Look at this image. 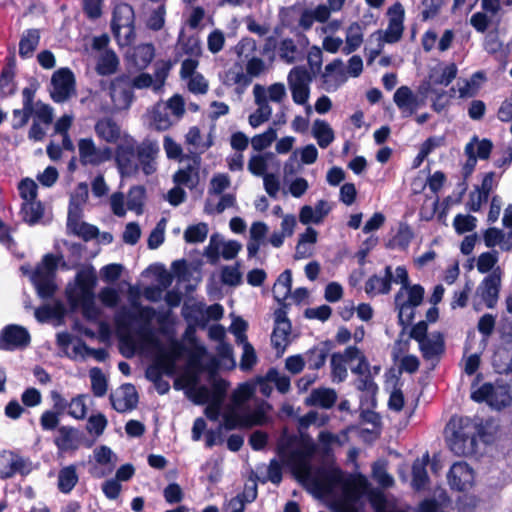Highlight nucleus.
Returning <instances> with one entry per match:
<instances>
[{"label":"nucleus","mask_w":512,"mask_h":512,"mask_svg":"<svg viewBox=\"0 0 512 512\" xmlns=\"http://www.w3.org/2000/svg\"><path fill=\"white\" fill-rule=\"evenodd\" d=\"M158 153V144L145 139L137 146L133 143L119 145L116 148L115 162L121 176L136 175L140 167L142 172L149 176L156 171L155 160Z\"/></svg>","instance_id":"nucleus-1"},{"label":"nucleus","mask_w":512,"mask_h":512,"mask_svg":"<svg viewBox=\"0 0 512 512\" xmlns=\"http://www.w3.org/2000/svg\"><path fill=\"white\" fill-rule=\"evenodd\" d=\"M97 277L93 269L82 270L77 273V288L67 291V300L72 309L81 307L86 319L94 320L100 315V310L95 304L94 288Z\"/></svg>","instance_id":"nucleus-2"},{"label":"nucleus","mask_w":512,"mask_h":512,"mask_svg":"<svg viewBox=\"0 0 512 512\" xmlns=\"http://www.w3.org/2000/svg\"><path fill=\"white\" fill-rule=\"evenodd\" d=\"M453 432L449 438V447L457 456H470L476 453L477 438L485 434L481 423L469 418L460 417L457 421L452 419Z\"/></svg>","instance_id":"nucleus-3"},{"label":"nucleus","mask_w":512,"mask_h":512,"mask_svg":"<svg viewBox=\"0 0 512 512\" xmlns=\"http://www.w3.org/2000/svg\"><path fill=\"white\" fill-rule=\"evenodd\" d=\"M132 306L137 309V312L125 310L122 315L117 318L119 326L131 322H137L140 325L139 335L142 340L148 343H157L154 330L151 327V322L157 316L159 325H165L169 320V312L159 313L157 315L155 308L152 306H143L138 302H133Z\"/></svg>","instance_id":"nucleus-4"},{"label":"nucleus","mask_w":512,"mask_h":512,"mask_svg":"<svg viewBox=\"0 0 512 512\" xmlns=\"http://www.w3.org/2000/svg\"><path fill=\"white\" fill-rule=\"evenodd\" d=\"M296 440V436H290L286 441L279 442L277 454L282 460L287 459L294 467L308 469L309 462L316 452V445L311 439H303L298 448L289 451Z\"/></svg>","instance_id":"nucleus-5"},{"label":"nucleus","mask_w":512,"mask_h":512,"mask_svg":"<svg viewBox=\"0 0 512 512\" xmlns=\"http://www.w3.org/2000/svg\"><path fill=\"white\" fill-rule=\"evenodd\" d=\"M125 29V43L128 44L135 37V13L130 4L121 3L114 7L111 19L113 36L120 41L121 30Z\"/></svg>","instance_id":"nucleus-6"},{"label":"nucleus","mask_w":512,"mask_h":512,"mask_svg":"<svg viewBox=\"0 0 512 512\" xmlns=\"http://www.w3.org/2000/svg\"><path fill=\"white\" fill-rule=\"evenodd\" d=\"M32 471V463L18 452L3 450L0 452V478L7 480L16 474L27 476Z\"/></svg>","instance_id":"nucleus-7"},{"label":"nucleus","mask_w":512,"mask_h":512,"mask_svg":"<svg viewBox=\"0 0 512 512\" xmlns=\"http://www.w3.org/2000/svg\"><path fill=\"white\" fill-rule=\"evenodd\" d=\"M471 399L477 403H487L489 406L501 409L510 404L511 396L505 386H494L486 382L471 393Z\"/></svg>","instance_id":"nucleus-8"},{"label":"nucleus","mask_w":512,"mask_h":512,"mask_svg":"<svg viewBox=\"0 0 512 512\" xmlns=\"http://www.w3.org/2000/svg\"><path fill=\"white\" fill-rule=\"evenodd\" d=\"M311 81L312 75L304 66H296L291 69L288 75V83L292 99L296 104L304 105L307 103L310 94L309 83Z\"/></svg>","instance_id":"nucleus-9"},{"label":"nucleus","mask_w":512,"mask_h":512,"mask_svg":"<svg viewBox=\"0 0 512 512\" xmlns=\"http://www.w3.org/2000/svg\"><path fill=\"white\" fill-rule=\"evenodd\" d=\"M78 151L82 166H98L112 158V149L108 146L97 148L92 138H81Z\"/></svg>","instance_id":"nucleus-10"},{"label":"nucleus","mask_w":512,"mask_h":512,"mask_svg":"<svg viewBox=\"0 0 512 512\" xmlns=\"http://www.w3.org/2000/svg\"><path fill=\"white\" fill-rule=\"evenodd\" d=\"M31 342V336L25 327L10 324L0 332V350L14 351L26 348Z\"/></svg>","instance_id":"nucleus-11"},{"label":"nucleus","mask_w":512,"mask_h":512,"mask_svg":"<svg viewBox=\"0 0 512 512\" xmlns=\"http://www.w3.org/2000/svg\"><path fill=\"white\" fill-rule=\"evenodd\" d=\"M51 83L54 87L51 97L55 102L60 103L65 101L74 90L75 76L69 68H60L53 73Z\"/></svg>","instance_id":"nucleus-12"},{"label":"nucleus","mask_w":512,"mask_h":512,"mask_svg":"<svg viewBox=\"0 0 512 512\" xmlns=\"http://www.w3.org/2000/svg\"><path fill=\"white\" fill-rule=\"evenodd\" d=\"M447 478L451 489L464 492L473 485L474 471L466 462H456L451 466Z\"/></svg>","instance_id":"nucleus-13"},{"label":"nucleus","mask_w":512,"mask_h":512,"mask_svg":"<svg viewBox=\"0 0 512 512\" xmlns=\"http://www.w3.org/2000/svg\"><path fill=\"white\" fill-rule=\"evenodd\" d=\"M388 13L393 14V16L389 19L388 27L382 39L386 43L393 44L398 42L403 35L404 9L401 3L396 2L389 8Z\"/></svg>","instance_id":"nucleus-14"},{"label":"nucleus","mask_w":512,"mask_h":512,"mask_svg":"<svg viewBox=\"0 0 512 512\" xmlns=\"http://www.w3.org/2000/svg\"><path fill=\"white\" fill-rule=\"evenodd\" d=\"M315 486L323 492H329L344 483V473L338 467L319 468L314 477Z\"/></svg>","instance_id":"nucleus-15"},{"label":"nucleus","mask_w":512,"mask_h":512,"mask_svg":"<svg viewBox=\"0 0 512 512\" xmlns=\"http://www.w3.org/2000/svg\"><path fill=\"white\" fill-rule=\"evenodd\" d=\"M333 348L334 342L330 339H327L308 349L305 353L308 369H321L325 365L327 357Z\"/></svg>","instance_id":"nucleus-16"},{"label":"nucleus","mask_w":512,"mask_h":512,"mask_svg":"<svg viewBox=\"0 0 512 512\" xmlns=\"http://www.w3.org/2000/svg\"><path fill=\"white\" fill-rule=\"evenodd\" d=\"M408 299L407 301L400 304V311L398 315L399 324L403 327L408 326L411 324L413 318H414V312L411 310L410 313L407 315L406 319L404 320L403 315L405 309L413 308L419 306L424 298V288L420 284H414L412 286H408Z\"/></svg>","instance_id":"nucleus-17"},{"label":"nucleus","mask_w":512,"mask_h":512,"mask_svg":"<svg viewBox=\"0 0 512 512\" xmlns=\"http://www.w3.org/2000/svg\"><path fill=\"white\" fill-rule=\"evenodd\" d=\"M419 350L426 361L435 360L438 363L441 356L445 353L443 335L440 332L433 334V338H427L419 343Z\"/></svg>","instance_id":"nucleus-18"},{"label":"nucleus","mask_w":512,"mask_h":512,"mask_svg":"<svg viewBox=\"0 0 512 512\" xmlns=\"http://www.w3.org/2000/svg\"><path fill=\"white\" fill-rule=\"evenodd\" d=\"M121 389L123 392L122 398L115 399L113 395H110V401L113 409L120 413L135 409L139 400L135 386L133 384L126 383L122 385Z\"/></svg>","instance_id":"nucleus-19"},{"label":"nucleus","mask_w":512,"mask_h":512,"mask_svg":"<svg viewBox=\"0 0 512 512\" xmlns=\"http://www.w3.org/2000/svg\"><path fill=\"white\" fill-rule=\"evenodd\" d=\"M95 133L98 138L107 143H116L121 136L120 126L111 117L100 118L95 126Z\"/></svg>","instance_id":"nucleus-20"},{"label":"nucleus","mask_w":512,"mask_h":512,"mask_svg":"<svg viewBox=\"0 0 512 512\" xmlns=\"http://www.w3.org/2000/svg\"><path fill=\"white\" fill-rule=\"evenodd\" d=\"M393 281L392 269L386 266L384 277L372 275L365 283V292L370 296L378 294H388L391 290V283Z\"/></svg>","instance_id":"nucleus-21"},{"label":"nucleus","mask_w":512,"mask_h":512,"mask_svg":"<svg viewBox=\"0 0 512 512\" xmlns=\"http://www.w3.org/2000/svg\"><path fill=\"white\" fill-rule=\"evenodd\" d=\"M493 365L500 374H512V337L497 349L493 356Z\"/></svg>","instance_id":"nucleus-22"},{"label":"nucleus","mask_w":512,"mask_h":512,"mask_svg":"<svg viewBox=\"0 0 512 512\" xmlns=\"http://www.w3.org/2000/svg\"><path fill=\"white\" fill-rule=\"evenodd\" d=\"M393 100L400 110H407L409 115L413 114L419 106L417 96L408 86L399 87L394 93Z\"/></svg>","instance_id":"nucleus-23"},{"label":"nucleus","mask_w":512,"mask_h":512,"mask_svg":"<svg viewBox=\"0 0 512 512\" xmlns=\"http://www.w3.org/2000/svg\"><path fill=\"white\" fill-rule=\"evenodd\" d=\"M45 207L41 201L33 200L23 202L20 209L22 220L30 226H34L43 218Z\"/></svg>","instance_id":"nucleus-24"},{"label":"nucleus","mask_w":512,"mask_h":512,"mask_svg":"<svg viewBox=\"0 0 512 512\" xmlns=\"http://www.w3.org/2000/svg\"><path fill=\"white\" fill-rule=\"evenodd\" d=\"M119 58L117 54L111 50H105L98 58L96 63V73L100 76H109L117 72L119 68Z\"/></svg>","instance_id":"nucleus-25"},{"label":"nucleus","mask_w":512,"mask_h":512,"mask_svg":"<svg viewBox=\"0 0 512 512\" xmlns=\"http://www.w3.org/2000/svg\"><path fill=\"white\" fill-rule=\"evenodd\" d=\"M292 324L287 323H275L271 334V344L273 348L278 352V355H282L289 343V336L291 334Z\"/></svg>","instance_id":"nucleus-26"},{"label":"nucleus","mask_w":512,"mask_h":512,"mask_svg":"<svg viewBox=\"0 0 512 512\" xmlns=\"http://www.w3.org/2000/svg\"><path fill=\"white\" fill-rule=\"evenodd\" d=\"M500 282V276L492 273L486 276L481 283V296L489 308H492L497 300Z\"/></svg>","instance_id":"nucleus-27"},{"label":"nucleus","mask_w":512,"mask_h":512,"mask_svg":"<svg viewBox=\"0 0 512 512\" xmlns=\"http://www.w3.org/2000/svg\"><path fill=\"white\" fill-rule=\"evenodd\" d=\"M79 481L77 468L74 464L63 467L58 473V490L64 494H69Z\"/></svg>","instance_id":"nucleus-28"},{"label":"nucleus","mask_w":512,"mask_h":512,"mask_svg":"<svg viewBox=\"0 0 512 512\" xmlns=\"http://www.w3.org/2000/svg\"><path fill=\"white\" fill-rule=\"evenodd\" d=\"M292 289V272L290 269L284 270L274 283L272 293L277 302L286 301L291 295Z\"/></svg>","instance_id":"nucleus-29"},{"label":"nucleus","mask_w":512,"mask_h":512,"mask_svg":"<svg viewBox=\"0 0 512 512\" xmlns=\"http://www.w3.org/2000/svg\"><path fill=\"white\" fill-rule=\"evenodd\" d=\"M336 400V391L331 388L314 389L309 397L311 405L318 406L324 409L332 408L336 403Z\"/></svg>","instance_id":"nucleus-30"},{"label":"nucleus","mask_w":512,"mask_h":512,"mask_svg":"<svg viewBox=\"0 0 512 512\" xmlns=\"http://www.w3.org/2000/svg\"><path fill=\"white\" fill-rule=\"evenodd\" d=\"M359 497V491L355 485H346L343 488V498L335 506V512H358L355 502Z\"/></svg>","instance_id":"nucleus-31"},{"label":"nucleus","mask_w":512,"mask_h":512,"mask_svg":"<svg viewBox=\"0 0 512 512\" xmlns=\"http://www.w3.org/2000/svg\"><path fill=\"white\" fill-rule=\"evenodd\" d=\"M313 136L321 148H327L334 141V131L330 125L321 119H316L313 123Z\"/></svg>","instance_id":"nucleus-32"},{"label":"nucleus","mask_w":512,"mask_h":512,"mask_svg":"<svg viewBox=\"0 0 512 512\" xmlns=\"http://www.w3.org/2000/svg\"><path fill=\"white\" fill-rule=\"evenodd\" d=\"M40 40L39 30L29 29L26 31L19 42V55L21 58L26 59L32 56L36 50Z\"/></svg>","instance_id":"nucleus-33"},{"label":"nucleus","mask_w":512,"mask_h":512,"mask_svg":"<svg viewBox=\"0 0 512 512\" xmlns=\"http://www.w3.org/2000/svg\"><path fill=\"white\" fill-rule=\"evenodd\" d=\"M32 280L37 293L41 298L48 299L54 296L57 290V285L54 283V277L44 276L38 272L33 273Z\"/></svg>","instance_id":"nucleus-34"},{"label":"nucleus","mask_w":512,"mask_h":512,"mask_svg":"<svg viewBox=\"0 0 512 512\" xmlns=\"http://www.w3.org/2000/svg\"><path fill=\"white\" fill-rule=\"evenodd\" d=\"M146 190L144 186H132L127 195V208L137 214L143 213Z\"/></svg>","instance_id":"nucleus-35"},{"label":"nucleus","mask_w":512,"mask_h":512,"mask_svg":"<svg viewBox=\"0 0 512 512\" xmlns=\"http://www.w3.org/2000/svg\"><path fill=\"white\" fill-rule=\"evenodd\" d=\"M174 364V357L171 355H164L158 361L147 368L146 377L151 382H155L163 378V372L168 371Z\"/></svg>","instance_id":"nucleus-36"},{"label":"nucleus","mask_w":512,"mask_h":512,"mask_svg":"<svg viewBox=\"0 0 512 512\" xmlns=\"http://www.w3.org/2000/svg\"><path fill=\"white\" fill-rule=\"evenodd\" d=\"M346 45L344 51L350 54L356 51L363 42L362 27L358 22H353L347 29L346 32Z\"/></svg>","instance_id":"nucleus-37"},{"label":"nucleus","mask_w":512,"mask_h":512,"mask_svg":"<svg viewBox=\"0 0 512 512\" xmlns=\"http://www.w3.org/2000/svg\"><path fill=\"white\" fill-rule=\"evenodd\" d=\"M78 189L81 190V193L77 194L76 197L72 196L68 209L67 221H74L81 219V208L80 205L85 203L88 198V189L87 185L84 183H80Z\"/></svg>","instance_id":"nucleus-38"},{"label":"nucleus","mask_w":512,"mask_h":512,"mask_svg":"<svg viewBox=\"0 0 512 512\" xmlns=\"http://www.w3.org/2000/svg\"><path fill=\"white\" fill-rule=\"evenodd\" d=\"M178 61L176 59L175 61L171 60H158L155 62V70H154V91L160 90L164 84L166 79L169 76L170 70L172 69L173 65Z\"/></svg>","instance_id":"nucleus-39"},{"label":"nucleus","mask_w":512,"mask_h":512,"mask_svg":"<svg viewBox=\"0 0 512 512\" xmlns=\"http://www.w3.org/2000/svg\"><path fill=\"white\" fill-rule=\"evenodd\" d=\"M132 89V79L125 73L116 76L109 84V93L112 97L117 92H121L125 97H132Z\"/></svg>","instance_id":"nucleus-40"},{"label":"nucleus","mask_w":512,"mask_h":512,"mask_svg":"<svg viewBox=\"0 0 512 512\" xmlns=\"http://www.w3.org/2000/svg\"><path fill=\"white\" fill-rule=\"evenodd\" d=\"M155 57V48L151 43L143 44L137 47L134 53V61L140 70L149 66Z\"/></svg>","instance_id":"nucleus-41"},{"label":"nucleus","mask_w":512,"mask_h":512,"mask_svg":"<svg viewBox=\"0 0 512 512\" xmlns=\"http://www.w3.org/2000/svg\"><path fill=\"white\" fill-rule=\"evenodd\" d=\"M59 436L55 439L56 446L61 450L76 448L73 444L77 437V430L70 426L58 428Z\"/></svg>","instance_id":"nucleus-42"},{"label":"nucleus","mask_w":512,"mask_h":512,"mask_svg":"<svg viewBox=\"0 0 512 512\" xmlns=\"http://www.w3.org/2000/svg\"><path fill=\"white\" fill-rule=\"evenodd\" d=\"M91 389L96 397H103L107 392V379L98 367H94L90 370Z\"/></svg>","instance_id":"nucleus-43"},{"label":"nucleus","mask_w":512,"mask_h":512,"mask_svg":"<svg viewBox=\"0 0 512 512\" xmlns=\"http://www.w3.org/2000/svg\"><path fill=\"white\" fill-rule=\"evenodd\" d=\"M208 235V225L204 222L190 225L184 231V239L187 243L204 242Z\"/></svg>","instance_id":"nucleus-44"},{"label":"nucleus","mask_w":512,"mask_h":512,"mask_svg":"<svg viewBox=\"0 0 512 512\" xmlns=\"http://www.w3.org/2000/svg\"><path fill=\"white\" fill-rule=\"evenodd\" d=\"M345 358L341 353L336 352L331 355V375L334 382H343L347 378V368Z\"/></svg>","instance_id":"nucleus-45"},{"label":"nucleus","mask_w":512,"mask_h":512,"mask_svg":"<svg viewBox=\"0 0 512 512\" xmlns=\"http://www.w3.org/2000/svg\"><path fill=\"white\" fill-rule=\"evenodd\" d=\"M457 66L455 63H450L443 67L440 72H436L430 76L434 85L448 86L457 76Z\"/></svg>","instance_id":"nucleus-46"},{"label":"nucleus","mask_w":512,"mask_h":512,"mask_svg":"<svg viewBox=\"0 0 512 512\" xmlns=\"http://www.w3.org/2000/svg\"><path fill=\"white\" fill-rule=\"evenodd\" d=\"M317 236H318L317 231L312 227H307L305 232L300 234L298 243L296 245L295 255H294V258L296 260L310 257L311 253L310 252H301V248H303V246L306 243H310V244L316 243Z\"/></svg>","instance_id":"nucleus-47"},{"label":"nucleus","mask_w":512,"mask_h":512,"mask_svg":"<svg viewBox=\"0 0 512 512\" xmlns=\"http://www.w3.org/2000/svg\"><path fill=\"white\" fill-rule=\"evenodd\" d=\"M464 151H465V154L467 155V160L462 168V174H463V178H464V180L462 182V185H463L462 192L463 193L466 191V180H467V178H469L471 176V174L473 173V171L476 167V164H477V158H476L475 150L473 147V141H470L469 143L466 144Z\"/></svg>","instance_id":"nucleus-48"},{"label":"nucleus","mask_w":512,"mask_h":512,"mask_svg":"<svg viewBox=\"0 0 512 512\" xmlns=\"http://www.w3.org/2000/svg\"><path fill=\"white\" fill-rule=\"evenodd\" d=\"M229 387V382L223 378H215L211 382L210 395L212 398V404H216L218 406H221Z\"/></svg>","instance_id":"nucleus-49"},{"label":"nucleus","mask_w":512,"mask_h":512,"mask_svg":"<svg viewBox=\"0 0 512 512\" xmlns=\"http://www.w3.org/2000/svg\"><path fill=\"white\" fill-rule=\"evenodd\" d=\"M276 138V130L270 127L265 132L253 136L251 139V145L254 150L262 151L269 147L276 140Z\"/></svg>","instance_id":"nucleus-50"},{"label":"nucleus","mask_w":512,"mask_h":512,"mask_svg":"<svg viewBox=\"0 0 512 512\" xmlns=\"http://www.w3.org/2000/svg\"><path fill=\"white\" fill-rule=\"evenodd\" d=\"M298 54V48L294 40L291 38H285L281 40L279 45V56L286 63L292 64L296 61Z\"/></svg>","instance_id":"nucleus-51"},{"label":"nucleus","mask_w":512,"mask_h":512,"mask_svg":"<svg viewBox=\"0 0 512 512\" xmlns=\"http://www.w3.org/2000/svg\"><path fill=\"white\" fill-rule=\"evenodd\" d=\"M282 467L280 463L276 459H272L270 461V464L268 466L267 470V477L260 479L257 474H252L251 479L255 481V479H258L261 483L265 484L268 480L271 481L273 484L278 485L282 481Z\"/></svg>","instance_id":"nucleus-52"},{"label":"nucleus","mask_w":512,"mask_h":512,"mask_svg":"<svg viewBox=\"0 0 512 512\" xmlns=\"http://www.w3.org/2000/svg\"><path fill=\"white\" fill-rule=\"evenodd\" d=\"M85 398L86 396L83 394H79L76 397L72 398L68 405V415L77 420L84 419L87 414Z\"/></svg>","instance_id":"nucleus-53"},{"label":"nucleus","mask_w":512,"mask_h":512,"mask_svg":"<svg viewBox=\"0 0 512 512\" xmlns=\"http://www.w3.org/2000/svg\"><path fill=\"white\" fill-rule=\"evenodd\" d=\"M221 281L229 286H238L242 281L240 264L237 262L234 266H224L221 271Z\"/></svg>","instance_id":"nucleus-54"},{"label":"nucleus","mask_w":512,"mask_h":512,"mask_svg":"<svg viewBox=\"0 0 512 512\" xmlns=\"http://www.w3.org/2000/svg\"><path fill=\"white\" fill-rule=\"evenodd\" d=\"M477 219L472 215L457 214L453 220V226L458 234L471 232L476 228Z\"/></svg>","instance_id":"nucleus-55"},{"label":"nucleus","mask_w":512,"mask_h":512,"mask_svg":"<svg viewBox=\"0 0 512 512\" xmlns=\"http://www.w3.org/2000/svg\"><path fill=\"white\" fill-rule=\"evenodd\" d=\"M14 76L12 67H4L0 73V90L6 96L13 95L16 91Z\"/></svg>","instance_id":"nucleus-56"},{"label":"nucleus","mask_w":512,"mask_h":512,"mask_svg":"<svg viewBox=\"0 0 512 512\" xmlns=\"http://www.w3.org/2000/svg\"><path fill=\"white\" fill-rule=\"evenodd\" d=\"M413 238L414 232L412 228L407 223H401L394 236V242L398 248L405 250L408 248Z\"/></svg>","instance_id":"nucleus-57"},{"label":"nucleus","mask_w":512,"mask_h":512,"mask_svg":"<svg viewBox=\"0 0 512 512\" xmlns=\"http://www.w3.org/2000/svg\"><path fill=\"white\" fill-rule=\"evenodd\" d=\"M58 266V257L54 254L44 255L41 264H39L34 273L40 272L44 276L55 277Z\"/></svg>","instance_id":"nucleus-58"},{"label":"nucleus","mask_w":512,"mask_h":512,"mask_svg":"<svg viewBox=\"0 0 512 512\" xmlns=\"http://www.w3.org/2000/svg\"><path fill=\"white\" fill-rule=\"evenodd\" d=\"M18 190L24 202L36 200L38 194V186L34 180L30 178L22 179L18 184Z\"/></svg>","instance_id":"nucleus-59"},{"label":"nucleus","mask_w":512,"mask_h":512,"mask_svg":"<svg viewBox=\"0 0 512 512\" xmlns=\"http://www.w3.org/2000/svg\"><path fill=\"white\" fill-rule=\"evenodd\" d=\"M107 424L108 421L106 416L102 413H98L96 415H91L88 418L86 429L89 433H94L96 436H100L103 434Z\"/></svg>","instance_id":"nucleus-60"},{"label":"nucleus","mask_w":512,"mask_h":512,"mask_svg":"<svg viewBox=\"0 0 512 512\" xmlns=\"http://www.w3.org/2000/svg\"><path fill=\"white\" fill-rule=\"evenodd\" d=\"M257 362V355L253 345L250 342L243 343V354L241 356L240 368L248 371L253 368Z\"/></svg>","instance_id":"nucleus-61"},{"label":"nucleus","mask_w":512,"mask_h":512,"mask_svg":"<svg viewBox=\"0 0 512 512\" xmlns=\"http://www.w3.org/2000/svg\"><path fill=\"white\" fill-rule=\"evenodd\" d=\"M429 477L426 471V462H416L412 466V482L417 489L423 488L428 483Z\"/></svg>","instance_id":"nucleus-62"},{"label":"nucleus","mask_w":512,"mask_h":512,"mask_svg":"<svg viewBox=\"0 0 512 512\" xmlns=\"http://www.w3.org/2000/svg\"><path fill=\"white\" fill-rule=\"evenodd\" d=\"M98 296L101 303L108 308L116 307L120 301L119 292L112 287L102 288Z\"/></svg>","instance_id":"nucleus-63"},{"label":"nucleus","mask_w":512,"mask_h":512,"mask_svg":"<svg viewBox=\"0 0 512 512\" xmlns=\"http://www.w3.org/2000/svg\"><path fill=\"white\" fill-rule=\"evenodd\" d=\"M36 120H39L45 125H49L53 121V109L50 105L38 101L34 106V113Z\"/></svg>","instance_id":"nucleus-64"}]
</instances>
